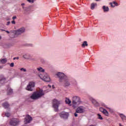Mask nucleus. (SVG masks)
Here are the masks:
<instances>
[{
	"label": "nucleus",
	"mask_w": 126,
	"mask_h": 126,
	"mask_svg": "<svg viewBox=\"0 0 126 126\" xmlns=\"http://www.w3.org/2000/svg\"><path fill=\"white\" fill-rule=\"evenodd\" d=\"M56 75L59 78V82L61 83L63 82L64 87H68V86L70 85V83L68 81L67 77H66L64 74L59 72L56 74Z\"/></svg>",
	"instance_id": "f257e3e1"
},
{
	"label": "nucleus",
	"mask_w": 126,
	"mask_h": 126,
	"mask_svg": "<svg viewBox=\"0 0 126 126\" xmlns=\"http://www.w3.org/2000/svg\"><path fill=\"white\" fill-rule=\"evenodd\" d=\"M45 94L42 90H40L39 91L34 92L31 96V99L32 100H37L39 98H41L42 96H44Z\"/></svg>",
	"instance_id": "f03ea898"
},
{
	"label": "nucleus",
	"mask_w": 126,
	"mask_h": 126,
	"mask_svg": "<svg viewBox=\"0 0 126 126\" xmlns=\"http://www.w3.org/2000/svg\"><path fill=\"white\" fill-rule=\"evenodd\" d=\"M72 105L74 108H76L79 105L82 103L80 97L77 96H75L72 97Z\"/></svg>",
	"instance_id": "7ed1b4c3"
},
{
	"label": "nucleus",
	"mask_w": 126,
	"mask_h": 126,
	"mask_svg": "<svg viewBox=\"0 0 126 126\" xmlns=\"http://www.w3.org/2000/svg\"><path fill=\"white\" fill-rule=\"evenodd\" d=\"M39 76L41 79H42L44 81L46 82H50L51 81V78L48 76V74L44 73V74H40Z\"/></svg>",
	"instance_id": "20e7f679"
},
{
	"label": "nucleus",
	"mask_w": 126,
	"mask_h": 126,
	"mask_svg": "<svg viewBox=\"0 0 126 126\" xmlns=\"http://www.w3.org/2000/svg\"><path fill=\"white\" fill-rule=\"evenodd\" d=\"M34 87H35V82H31L27 85L26 90H28V91H33V88H34Z\"/></svg>",
	"instance_id": "39448f33"
},
{
	"label": "nucleus",
	"mask_w": 126,
	"mask_h": 126,
	"mask_svg": "<svg viewBox=\"0 0 126 126\" xmlns=\"http://www.w3.org/2000/svg\"><path fill=\"white\" fill-rule=\"evenodd\" d=\"M52 104L53 108H54L56 112H57V111H58V109L60 105V101H59L58 100L56 99H54L53 100Z\"/></svg>",
	"instance_id": "423d86ee"
},
{
	"label": "nucleus",
	"mask_w": 126,
	"mask_h": 126,
	"mask_svg": "<svg viewBox=\"0 0 126 126\" xmlns=\"http://www.w3.org/2000/svg\"><path fill=\"white\" fill-rule=\"evenodd\" d=\"M24 31H25V30H24V28L19 29V30L16 31L15 34L12 33V35H15L14 36H12V38H15L16 35H20L21 34H22V33H24Z\"/></svg>",
	"instance_id": "0eeeda50"
},
{
	"label": "nucleus",
	"mask_w": 126,
	"mask_h": 126,
	"mask_svg": "<svg viewBox=\"0 0 126 126\" xmlns=\"http://www.w3.org/2000/svg\"><path fill=\"white\" fill-rule=\"evenodd\" d=\"M10 126H17L19 124V120L16 118H13L10 121Z\"/></svg>",
	"instance_id": "6e6552de"
},
{
	"label": "nucleus",
	"mask_w": 126,
	"mask_h": 126,
	"mask_svg": "<svg viewBox=\"0 0 126 126\" xmlns=\"http://www.w3.org/2000/svg\"><path fill=\"white\" fill-rule=\"evenodd\" d=\"M85 112V107L83 106H79L76 110V113H78L79 114H82Z\"/></svg>",
	"instance_id": "1a4fd4ad"
},
{
	"label": "nucleus",
	"mask_w": 126,
	"mask_h": 126,
	"mask_svg": "<svg viewBox=\"0 0 126 126\" xmlns=\"http://www.w3.org/2000/svg\"><path fill=\"white\" fill-rule=\"evenodd\" d=\"M60 116L63 119H67L68 118V113L67 112H62L60 114Z\"/></svg>",
	"instance_id": "9d476101"
},
{
	"label": "nucleus",
	"mask_w": 126,
	"mask_h": 126,
	"mask_svg": "<svg viewBox=\"0 0 126 126\" xmlns=\"http://www.w3.org/2000/svg\"><path fill=\"white\" fill-rule=\"evenodd\" d=\"M32 121V118L30 115H27L25 119V124H29Z\"/></svg>",
	"instance_id": "9b49d317"
},
{
	"label": "nucleus",
	"mask_w": 126,
	"mask_h": 126,
	"mask_svg": "<svg viewBox=\"0 0 126 126\" xmlns=\"http://www.w3.org/2000/svg\"><path fill=\"white\" fill-rule=\"evenodd\" d=\"M92 102L93 104H94V105L95 106V107H99V103H98V102H97L94 99H92Z\"/></svg>",
	"instance_id": "f8f14e48"
},
{
	"label": "nucleus",
	"mask_w": 126,
	"mask_h": 126,
	"mask_svg": "<svg viewBox=\"0 0 126 126\" xmlns=\"http://www.w3.org/2000/svg\"><path fill=\"white\" fill-rule=\"evenodd\" d=\"M7 91V93L8 95H11V94L13 93V91H12V89L10 88V87L8 88Z\"/></svg>",
	"instance_id": "ddd939ff"
},
{
	"label": "nucleus",
	"mask_w": 126,
	"mask_h": 126,
	"mask_svg": "<svg viewBox=\"0 0 126 126\" xmlns=\"http://www.w3.org/2000/svg\"><path fill=\"white\" fill-rule=\"evenodd\" d=\"M2 106L3 107L5 108V109H7V108H8V107H9V104L7 102H5L2 104Z\"/></svg>",
	"instance_id": "4468645a"
},
{
	"label": "nucleus",
	"mask_w": 126,
	"mask_h": 126,
	"mask_svg": "<svg viewBox=\"0 0 126 126\" xmlns=\"http://www.w3.org/2000/svg\"><path fill=\"white\" fill-rule=\"evenodd\" d=\"M120 116L121 117L122 121H126V116L124 115L123 114H120Z\"/></svg>",
	"instance_id": "2eb2a0df"
},
{
	"label": "nucleus",
	"mask_w": 126,
	"mask_h": 126,
	"mask_svg": "<svg viewBox=\"0 0 126 126\" xmlns=\"http://www.w3.org/2000/svg\"><path fill=\"white\" fill-rule=\"evenodd\" d=\"M87 46H88V44H87V41H84L83 44H82V47H83V48H84V47H87Z\"/></svg>",
	"instance_id": "dca6fc26"
},
{
	"label": "nucleus",
	"mask_w": 126,
	"mask_h": 126,
	"mask_svg": "<svg viewBox=\"0 0 126 126\" xmlns=\"http://www.w3.org/2000/svg\"><path fill=\"white\" fill-rule=\"evenodd\" d=\"M0 62L1 63H6V62H7V60L6 59H2L0 60Z\"/></svg>",
	"instance_id": "f3484780"
},
{
	"label": "nucleus",
	"mask_w": 126,
	"mask_h": 126,
	"mask_svg": "<svg viewBox=\"0 0 126 126\" xmlns=\"http://www.w3.org/2000/svg\"><path fill=\"white\" fill-rule=\"evenodd\" d=\"M97 5L96 3H93L91 4V9H94V8H95V6Z\"/></svg>",
	"instance_id": "a211bd4d"
},
{
	"label": "nucleus",
	"mask_w": 126,
	"mask_h": 126,
	"mask_svg": "<svg viewBox=\"0 0 126 126\" xmlns=\"http://www.w3.org/2000/svg\"><path fill=\"white\" fill-rule=\"evenodd\" d=\"M37 69L38 71H40V72H44V71H45V70L41 67L37 68Z\"/></svg>",
	"instance_id": "6ab92c4d"
},
{
	"label": "nucleus",
	"mask_w": 126,
	"mask_h": 126,
	"mask_svg": "<svg viewBox=\"0 0 126 126\" xmlns=\"http://www.w3.org/2000/svg\"><path fill=\"white\" fill-rule=\"evenodd\" d=\"M65 102L66 104H70V103H71V101L69 98H66Z\"/></svg>",
	"instance_id": "aec40b11"
},
{
	"label": "nucleus",
	"mask_w": 126,
	"mask_h": 126,
	"mask_svg": "<svg viewBox=\"0 0 126 126\" xmlns=\"http://www.w3.org/2000/svg\"><path fill=\"white\" fill-rule=\"evenodd\" d=\"M102 113L103 114H104V115L106 116V117H108V116H109V112H108V111L105 109L104 110L103 112Z\"/></svg>",
	"instance_id": "412c9836"
},
{
	"label": "nucleus",
	"mask_w": 126,
	"mask_h": 126,
	"mask_svg": "<svg viewBox=\"0 0 126 126\" xmlns=\"http://www.w3.org/2000/svg\"><path fill=\"white\" fill-rule=\"evenodd\" d=\"M102 8H103L104 11H105V12L109 11V8L108 7H106V6H103L102 7Z\"/></svg>",
	"instance_id": "4be33fe9"
},
{
	"label": "nucleus",
	"mask_w": 126,
	"mask_h": 126,
	"mask_svg": "<svg viewBox=\"0 0 126 126\" xmlns=\"http://www.w3.org/2000/svg\"><path fill=\"white\" fill-rule=\"evenodd\" d=\"M23 58L26 59H29V55H28L27 54H25V55H23Z\"/></svg>",
	"instance_id": "5701e85b"
},
{
	"label": "nucleus",
	"mask_w": 126,
	"mask_h": 126,
	"mask_svg": "<svg viewBox=\"0 0 126 126\" xmlns=\"http://www.w3.org/2000/svg\"><path fill=\"white\" fill-rule=\"evenodd\" d=\"M20 71H24V72H26L27 71V70H26V69L24 68H21L20 69Z\"/></svg>",
	"instance_id": "b1692460"
},
{
	"label": "nucleus",
	"mask_w": 126,
	"mask_h": 126,
	"mask_svg": "<svg viewBox=\"0 0 126 126\" xmlns=\"http://www.w3.org/2000/svg\"><path fill=\"white\" fill-rule=\"evenodd\" d=\"M5 117H7V118H9V117H10V113H6L5 114Z\"/></svg>",
	"instance_id": "393cba45"
},
{
	"label": "nucleus",
	"mask_w": 126,
	"mask_h": 126,
	"mask_svg": "<svg viewBox=\"0 0 126 126\" xmlns=\"http://www.w3.org/2000/svg\"><path fill=\"white\" fill-rule=\"evenodd\" d=\"M97 116H98V118L99 119V120H103V117H102V116H101L100 114H97Z\"/></svg>",
	"instance_id": "a878e982"
},
{
	"label": "nucleus",
	"mask_w": 126,
	"mask_h": 126,
	"mask_svg": "<svg viewBox=\"0 0 126 126\" xmlns=\"http://www.w3.org/2000/svg\"><path fill=\"white\" fill-rule=\"evenodd\" d=\"M104 110L105 109L102 107L99 108V111L101 112V113H103Z\"/></svg>",
	"instance_id": "bb28decb"
},
{
	"label": "nucleus",
	"mask_w": 126,
	"mask_h": 126,
	"mask_svg": "<svg viewBox=\"0 0 126 126\" xmlns=\"http://www.w3.org/2000/svg\"><path fill=\"white\" fill-rule=\"evenodd\" d=\"M27 1L29 2H32V3H34V0H27Z\"/></svg>",
	"instance_id": "cd10ccee"
},
{
	"label": "nucleus",
	"mask_w": 126,
	"mask_h": 126,
	"mask_svg": "<svg viewBox=\"0 0 126 126\" xmlns=\"http://www.w3.org/2000/svg\"><path fill=\"white\" fill-rule=\"evenodd\" d=\"M10 66L11 67H13V66H14V63H11L10 64Z\"/></svg>",
	"instance_id": "c85d7f7f"
},
{
	"label": "nucleus",
	"mask_w": 126,
	"mask_h": 126,
	"mask_svg": "<svg viewBox=\"0 0 126 126\" xmlns=\"http://www.w3.org/2000/svg\"><path fill=\"white\" fill-rule=\"evenodd\" d=\"M2 31H5L6 33H7L8 34H9V32L8 31H5V30H2Z\"/></svg>",
	"instance_id": "c756f323"
},
{
	"label": "nucleus",
	"mask_w": 126,
	"mask_h": 126,
	"mask_svg": "<svg viewBox=\"0 0 126 126\" xmlns=\"http://www.w3.org/2000/svg\"><path fill=\"white\" fill-rule=\"evenodd\" d=\"M110 5L111 7H115V5H113L112 3H110Z\"/></svg>",
	"instance_id": "7c9ffc66"
},
{
	"label": "nucleus",
	"mask_w": 126,
	"mask_h": 126,
	"mask_svg": "<svg viewBox=\"0 0 126 126\" xmlns=\"http://www.w3.org/2000/svg\"><path fill=\"white\" fill-rule=\"evenodd\" d=\"M109 111L110 113H113L114 112L112 109H111V108H109Z\"/></svg>",
	"instance_id": "2f4dec72"
},
{
	"label": "nucleus",
	"mask_w": 126,
	"mask_h": 126,
	"mask_svg": "<svg viewBox=\"0 0 126 126\" xmlns=\"http://www.w3.org/2000/svg\"><path fill=\"white\" fill-rule=\"evenodd\" d=\"M12 19H13V20H14V19H16V16H14L12 17Z\"/></svg>",
	"instance_id": "473e14b6"
},
{
	"label": "nucleus",
	"mask_w": 126,
	"mask_h": 126,
	"mask_svg": "<svg viewBox=\"0 0 126 126\" xmlns=\"http://www.w3.org/2000/svg\"><path fill=\"white\" fill-rule=\"evenodd\" d=\"M11 23H12V24H15V21H14V20L12 21L11 22Z\"/></svg>",
	"instance_id": "72a5a7b5"
},
{
	"label": "nucleus",
	"mask_w": 126,
	"mask_h": 126,
	"mask_svg": "<svg viewBox=\"0 0 126 126\" xmlns=\"http://www.w3.org/2000/svg\"><path fill=\"white\" fill-rule=\"evenodd\" d=\"M14 60H19V57H15L14 58Z\"/></svg>",
	"instance_id": "f704fd0d"
},
{
	"label": "nucleus",
	"mask_w": 126,
	"mask_h": 126,
	"mask_svg": "<svg viewBox=\"0 0 126 126\" xmlns=\"http://www.w3.org/2000/svg\"><path fill=\"white\" fill-rule=\"evenodd\" d=\"M113 4H114L115 5H117V4H118V3H117L116 2H113Z\"/></svg>",
	"instance_id": "c9c22d12"
},
{
	"label": "nucleus",
	"mask_w": 126,
	"mask_h": 126,
	"mask_svg": "<svg viewBox=\"0 0 126 126\" xmlns=\"http://www.w3.org/2000/svg\"><path fill=\"white\" fill-rule=\"evenodd\" d=\"M10 24V22H7L6 25H9Z\"/></svg>",
	"instance_id": "e433bc0d"
},
{
	"label": "nucleus",
	"mask_w": 126,
	"mask_h": 126,
	"mask_svg": "<svg viewBox=\"0 0 126 126\" xmlns=\"http://www.w3.org/2000/svg\"><path fill=\"white\" fill-rule=\"evenodd\" d=\"M75 117H77L78 114H76V112L74 113Z\"/></svg>",
	"instance_id": "4c0bfd02"
},
{
	"label": "nucleus",
	"mask_w": 126,
	"mask_h": 126,
	"mask_svg": "<svg viewBox=\"0 0 126 126\" xmlns=\"http://www.w3.org/2000/svg\"><path fill=\"white\" fill-rule=\"evenodd\" d=\"M22 6H23V5H25V3H23L21 4Z\"/></svg>",
	"instance_id": "58836bf2"
},
{
	"label": "nucleus",
	"mask_w": 126,
	"mask_h": 126,
	"mask_svg": "<svg viewBox=\"0 0 126 126\" xmlns=\"http://www.w3.org/2000/svg\"><path fill=\"white\" fill-rule=\"evenodd\" d=\"M48 86L49 88H51V87H52V86L50 85H48Z\"/></svg>",
	"instance_id": "ea45409f"
},
{
	"label": "nucleus",
	"mask_w": 126,
	"mask_h": 126,
	"mask_svg": "<svg viewBox=\"0 0 126 126\" xmlns=\"http://www.w3.org/2000/svg\"><path fill=\"white\" fill-rule=\"evenodd\" d=\"M2 81H3V80H0V82H2Z\"/></svg>",
	"instance_id": "a19ab883"
},
{
	"label": "nucleus",
	"mask_w": 126,
	"mask_h": 126,
	"mask_svg": "<svg viewBox=\"0 0 126 126\" xmlns=\"http://www.w3.org/2000/svg\"><path fill=\"white\" fill-rule=\"evenodd\" d=\"M52 88L54 89L55 88V86L54 85L52 86Z\"/></svg>",
	"instance_id": "79ce46f5"
},
{
	"label": "nucleus",
	"mask_w": 126,
	"mask_h": 126,
	"mask_svg": "<svg viewBox=\"0 0 126 126\" xmlns=\"http://www.w3.org/2000/svg\"><path fill=\"white\" fill-rule=\"evenodd\" d=\"M0 68H2V66H0Z\"/></svg>",
	"instance_id": "37998d69"
},
{
	"label": "nucleus",
	"mask_w": 126,
	"mask_h": 126,
	"mask_svg": "<svg viewBox=\"0 0 126 126\" xmlns=\"http://www.w3.org/2000/svg\"><path fill=\"white\" fill-rule=\"evenodd\" d=\"M102 106H105V104H103Z\"/></svg>",
	"instance_id": "c03bdc74"
},
{
	"label": "nucleus",
	"mask_w": 126,
	"mask_h": 126,
	"mask_svg": "<svg viewBox=\"0 0 126 126\" xmlns=\"http://www.w3.org/2000/svg\"><path fill=\"white\" fill-rule=\"evenodd\" d=\"M0 39H1V36H0Z\"/></svg>",
	"instance_id": "a18cd8bd"
},
{
	"label": "nucleus",
	"mask_w": 126,
	"mask_h": 126,
	"mask_svg": "<svg viewBox=\"0 0 126 126\" xmlns=\"http://www.w3.org/2000/svg\"><path fill=\"white\" fill-rule=\"evenodd\" d=\"M96 1H98V0H95Z\"/></svg>",
	"instance_id": "49530a36"
},
{
	"label": "nucleus",
	"mask_w": 126,
	"mask_h": 126,
	"mask_svg": "<svg viewBox=\"0 0 126 126\" xmlns=\"http://www.w3.org/2000/svg\"><path fill=\"white\" fill-rule=\"evenodd\" d=\"M23 8L24 9V6H23Z\"/></svg>",
	"instance_id": "de8ad7c7"
}]
</instances>
